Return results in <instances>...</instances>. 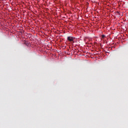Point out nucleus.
Returning a JSON list of instances; mask_svg holds the SVG:
<instances>
[{"instance_id": "nucleus-1", "label": "nucleus", "mask_w": 128, "mask_h": 128, "mask_svg": "<svg viewBox=\"0 0 128 128\" xmlns=\"http://www.w3.org/2000/svg\"><path fill=\"white\" fill-rule=\"evenodd\" d=\"M67 40L69 42H74V38L72 36H68Z\"/></svg>"}, {"instance_id": "nucleus-2", "label": "nucleus", "mask_w": 128, "mask_h": 128, "mask_svg": "<svg viewBox=\"0 0 128 128\" xmlns=\"http://www.w3.org/2000/svg\"><path fill=\"white\" fill-rule=\"evenodd\" d=\"M102 38H106V36H104V35H102Z\"/></svg>"}, {"instance_id": "nucleus-3", "label": "nucleus", "mask_w": 128, "mask_h": 128, "mask_svg": "<svg viewBox=\"0 0 128 128\" xmlns=\"http://www.w3.org/2000/svg\"><path fill=\"white\" fill-rule=\"evenodd\" d=\"M118 12V14H120V12Z\"/></svg>"}]
</instances>
